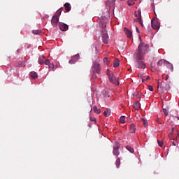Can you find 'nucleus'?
Wrapping results in <instances>:
<instances>
[{"mask_svg": "<svg viewBox=\"0 0 179 179\" xmlns=\"http://www.w3.org/2000/svg\"><path fill=\"white\" fill-rule=\"evenodd\" d=\"M32 33L33 34L37 35V34H41L43 32L38 29H36V30H33Z\"/></svg>", "mask_w": 179, "mask_h": 179, "instance_id": "obj_31", "label": "nucleus"}, {"mask_svg": "<svg viewBox=\"0 0 179 179\" xmlns=\"http://www.w3.org/2000/svg\"><path fill=\"white\" fill-rule=\"evenodd\" d=\"M158 89L159 87H160V89H162V87L163 88V87H162V83L158 82V86H157Z\"/></svg>", "mask_w": 179, "mask_h": 179, "instance_id": "obj_43", "label": "nucleus"}, {"mask_svg": "<svg viewBox=\"0 0 179 179\" xmlns=\"http://www.w3.org/2000/svg\"><path fill=\"white\" fill-rule=\"evenodd\" d=\"M127 3L129 6H132V5H135V1H134L133 0H129L127 1Z\"/></svg>", "mask_w": 179, "mask_h": 179, "instance_id": "obj_34", "label": "nucleus"}, {"mask_svg": "<svg viewBox=\"0 0 179 179\" xmlns=\"http://www.w3.org/2000/svg\"><path fill=\"white\" fill-rule=\"evenodd\" d=\"M115 0H112V1H109V0H107L106 1V6H111L112 5H115Z\"/></svg>", "mask_w": 179, "mask_h": 179, "instance_id": "obj_15", "label": "nucleus"}, {"mask_svg": "<svg viewBox=\"0 0 179 179\" xmlns=\"http://www.w3.org/2000/svg\"><path fill=\"white\" fill-rule=\"evenodd\" d=\"M170 89L169 85H166L165 86L162 87V92H164V90H169Z\"/></svg>", "mask_w": 179, "mask_h": 179, "instance_id": "obj_32", "label": "nucleus"}, {"mask_svg": "<svg viewBox=\"0 0 179 179\" xmlns=\"http://www.w3.org/2000/svg\"><path fill=\"white\" fill-rule=\"evenodd\" d=\"M93 110H94V112L96 113V114H100V113H101V110L97 108V106H94L93 107Z\"/></svg>", "mask_w": 179, "mask_h": 179, "instance_id": "obj_24", "label": "nucleus"}, {"mask_svg": "<svg viewBox=\"0 0 179 179\" xmlns=\"http://www.w3.org/2000/svg\"><path fill=\"white\" fill-rule=\"evenodd\" d=\"M107 75L110 83H113V85H115V86H118V85H120V81H118V78L115 77V76H114V73L108 71L107 73Z\"/></svg>", "mask_w": 179, "mask_h": 179, "instance_id": "obj_3", "label": "nucleus"}, {"mask_svg": "<svg viewBox=\"0 0 179 179\" xmlns=\"http://www.w3.org/2000/svg\"><path fill=\"white\" fill-rule=\"evenodd\" d=\"M148 90H150V92H153V87L152 85H149Z\"/></svg>", "mask_w": 179, "mask_h": 179, "instance_id": "obj_42", "label": "nucleus"}, {"mask_svg": "<svg viewBox=\"0 0 179 179\" xmlns=\"http://www.w3.org/2000/svg\"><path fill=\"white\" fill-rule=\"evenodd\" d=\"M124 32L126 33L129 38H131L132 37V31H130L128 29L124 28Z\"/></svg>", "mask_w": 179, "mask_h": 179, "instance_id": "obj_11", "label": "nucleus"}, {"mask_svg": "<svg viewBox=\"0 0 179 179\" xmlns=\"http://www.w3.org/2000/svg\"><path fill=\"white\" fill-rule=\"evenodd\" d=\"M101 94L105 97V99H108L110 97V93L106 90L101 92Z\"/></svg>", "mask_w": 179, "mask_h": 179, "instance_id": "obj_16", "label": "nucleus"}, {"mask_svg": "<svg viewBox=\"0 0 179 179\" xmlns=\"http://www.w3.org/2000/svg\"><path fill=\"white\" fill-rule=\"evenodd\" d=\"M113 66L114 68H118L120 66V60L118 59H115Z\"/></svg>", "mask_w": 179, "mask_h": 179, "instance_id": "obj_21", "label": "nucleus"}, {"mask_svg": "<svg viewBox=\"0 0 179 179\" xmlns=\"http://www.w3.org/2000/svg\"><path fill=\"white\" fill-rule=\"evenodd\" d=\"M169 78H170V76H169V74H167L166 76V80H169Z\"/></svg>", "mask_w": 179, "mask_h": 179, "instance_id": "obj_47", "label": "nucleus"}, {"mask_svg": "<svg viewBox=\"0 0 179 179\" xmlns=\"http://www.w3.org/2000/svg\"><path fill=\"white\" fill-rule=\"evenodd\" d=\"M134 57L136 59V68H138V69H145V68H146V64H145V62L143 61V59H145V57L143 56H141L139 55H134Z\"/></svg>", "mask_w": 179, "mask_h": 179, "instance_id": "obj_2", "label": "nucleus"}, {"mask_svg": "<svg viewBox=\"0 0 179 179\" xmlns=\"http://www.w3.org/2000/svg\"><path fill=\"white\" fill-rule=\"evenodd\" d=\"M174 132V127H172L171 128V133L169 134V137L170 138H173V133Z\"/></svg>", "mask_w": 179, "mask_h": 179, "instance_id": "obj_37", "label": "nucleus"}, {"mask_svg": "<svg viewBox=\"0 0 179 179\" xmlns=\"http://www.w3.org/2000/svg\"><path fill=\"white\" fill-rule=\"evenodd\" d=\"M48 68H49V72L50 71H55V66L54 65V64H52V65L51 64H49L48 65Z\"/></svg>", "mask_w": 179, "mask_h": 179, "instance_id": "obj_30", "label": "nucleus"}, {"mask_svg": "<svg viewBox=\"0 0 179 179\" xmlns=\"http://www.w3.org/2000/svg\"><path fill=\"white\" fill-rule=\"evenodd\" d=\"M151 26L154 30H159L160 29V23L157 20H152Z\"/></svg>", "mask_w": 179, "mask_h": 179, "instance_id": "obj_5", "label": "nucleus"}, {"mask_svg": "<svg viewBox=\"0 0 179 179\" xmlns=\"http://www.w3.org/2000/svg\"><path fill=\"white\" fill-rule=\"evenodd\" d=\"M157 143H158V145H159V146L160 148H162V146H163V141H159V140H157Z\"/></svg>", "mask_w": 179, "mask_h": 179, "instance_id": "obj_38", "label": "nucleus"}, {"mask_svg": "<svg viewBox=\"0 0 179 179\" xmlns=\"http://www.w3.org/2000/svg\"><path fill=\"white\" fill-rule=\"evenodd\" d=\"M135 16L136 17H141V16H142L141 8H138L137 11H135Z\"/></svg>", "mask_w": 179, "mask_h": 179, "instance_id": "obj_22", "label": "nucleus"}, {"mask_svg": "<svg viewBox=\"0 0 179 179\" xmlns=\"http://www.w3.org/2000/svg\"><path fill=\"white\" fill-rule=\"evenodd\" d=\"M43 64H45V65H50V59H45V62H44V63Z\"/></svg>", "mask_w": 179, "mask_h": 179, "instance_id": "obj_40", "label": "nucleus"}, {"mask_svg": "<svg viewBox=\"0 0 179 179\" xmlns=\"http://www.w3.org/2000/svg\"><path fill=\"white\" fill-rule=\"evenodd\" d=\"M142 82H146V79H142Z\"/></svg>", "mask_w": 179, "mask_h": 179, "instance_id": "obj_50", "label": "nucleus"}, {"mask_svg": "<svg viewBox=\"0 0 179 179\" xmlns=\"http://www.w3.org/2000/svg\"><path fill=\"white\" fill-rule=\"evenodd\" d=\"M93 78H97V76L96 75H94Z\"/></svg>", "mask_w": 179, "mask_h": 179, "instance_id": "obj_51", "label": "nucleus"}, {"mask_svg": "<svg viewBox=\"0 0 179 179\" xmlns=\"http://www.w3.org/2000/svg\"><path fill=\"white\" fill-rule=\"evenodd\" d=\"M108 58L107 57L103 58V62H108Z\"/></svg>", "mask_w": 179, "mask_h": 179, "instance_id": "obj_46", "label": "nucleus"}, {"mask_svg": "<svg viewBox=\"0 0 179 179\" xmlns=\"http://www.w3.org/2000/svg\"><path fill=\"white\" fill-rule=\"evenodd\" d=\"M165 66L169 68V69L171 70V72H173V64L169 62H166Z\"/></svg>", "mask_w": 179, "mask_h": 179, "instance_id": "obj_19", "label": "nucleus"}, {"mask_svg": "<svg viewBox=\"0 0 179 179\" xmlns=\"http://www.w3.org/2000/svg\"><path fill=\"white\" fill-rule=\"evenodd\" d=\"M113 149L119 150L120 149V143L115 142L113 144Z\"/></svg>", "mask_w": 179, "mask_h": 179, "instance_id": "obj_28", "label": "nucleus"}, {"mask_svg": "<svg viewBox=\"0 0 179 179\" xmlns=\"http://www.w3.org/2000/svg\"><path fill=\"white\" fill-rule=\"evenodd\" d=\"M113 156H120V150H116V149H113Z\"/></svg>", "mask_w": 179, "mask_h": 179, "instance_id": "obj_25", "label": "nucleus"}, {"mask_svg": "<svg viewBox=\"0 0 179 179\" xmlns=\"http://www.w3.org/2000/svg\"><path fill=\"white\" fill-rule=\"evenodd\" d=\"M29 76L32 78V79H37V78H38V76L37 75V73L34 72V71H31L29 73Z\"/></svg>", "mask_w": 179, "mask_h": 179, "instance_id": "obj_14", "label": "nucleus"}, {"mask_svg": "<svg viewBox=\"0 0 179 179\" xmlns=\"http://www.w3.org/2000/svg\"><path fill=\"white\" fill-rule=\"evenodd\" d=\"M163 113H164L166 117H167V115H169V112L167 111V109H163Z\"/></svg>", "mask_w": 179, "mask_h": 179, "instance_id": "obj_41", "label": "nucleus"}, {"mask_svg": "<svg viewBox=\"0 0 179 179\" xmlns=\"http://www.w3.org/2000/svg\"><path fill=\"white\" fill-rule=\"evenodd\" d=\"M59 22V18H58V15H55L52 16L51 20V24L53 27H58V22Z\"/></svg>", "mask_w": 179, "mask_h": 179, "instance_id": "obj_4", "label": "nucleus"}, {"mask_svg": "<svg viewBox=\"0 0 179 179\" xmlns=\"http://www.w3.org/2000/svg\"><path fill=\"white\" fill-rule=\"evenodd\" d=\"M120 164H121V159L117 158L115 162V166H116L117 169H118L120 167Z\"/></svg>", "mask_w": 179, "mask_h": 179, "instance_id": "obj_26", "label": "nucleus"}, {"mask_svg": "<svg viewBox=\"0 0 179 179\" xmlns=\"http://www.w3.org/2000/svg\"><path fill=\"white\" fill-rule=\"evenodd\" d=\"M178 139V137H176V138H173V141H172V145L173 146H176V141Z\"/></svg>", "mask_w": 179, "mask_h": 179, "instance_id": "obj_39", "label": "nucleus"}, {"mask_svg": "<svg viewBox=\"0 0 179 179\" xmlns=\"http://www.w3.org/2000/svg\"><path fill=\"white\" fill-rule=\"evenodd\" d=\"M136 32L139 34V33H141V31H139V28H138V27H136Z\"/></svg>", "mask_w": 179, "mask_h": 179, "instance_id": "obj_45", "label": "nucleus"}, {"mask_svg": "<svg viewBox=\"0 0 179 179\" xmlns=\"http://www.w3.org/2000/svg\"><path fill=\"white\" fill-rule=\"evenodd\" d=\"M80 56L79 54H77L71 57V59L69 61V64H76L77 61L79 60Z\"/></svg>", "mask_w": 179, "mask_h": 179, "instance_id": "obj_7", "label": "nucleus"}, {"mask_svg": "<svg viewBox=\"0 0 179 179\" xmlns=\"http://www.w3.org/2000/svg\"><path fill=\"white\" fill-rule=\"evenodd\" d=\"M62 10H64V8H61L60 9H59V10L57 11V14L59 15V16H61V13H62Z\"/></svg>", "mask_w": 179, "mask_h": 179, "instance_id": "obj_36", "label": "nucleus"}, {"mask_svg": "<svg viewBox=\"0 0 179 179\" xmlns=\"http://www.w3.org/2000/svg\"><path fill=\"white\" fill-rule=\"evenodd\" d=\"M101 24L103 31H106V27H107V23L106 22H103V20H101Z\"/></svg>", "mask_w": 179, "mask_h": 179, "instance_id": "obj_23", "label": "nucleus"}, {"mask_svg": "<svg viewBox=\"0 0 179 179\" xmlns=\"http://www.w3.org/2000/svg\"><path fill=\"white\" fill-rule=\"evenodd\" d=\"M139 24H141V27H143V22L142 21L139 22Z\"/></svg>", "mask_w": 179, "mask_h": 179, "instance_id": "obj_48", "label": "nucleus"}, {"mask_svg": "<svg viewBox=\"0 0 179 179\" xmlns=\"http://www.w3.org/2000/svg\"><path fill=\"white\" fill-rule=\"evenodd\" d=\"M178 120H179V117H178Z\"/></svg>", "mask_w": 179, "mask_h": 179, "instance_id": "obj_53", "label": "nucleus"}, {"mask_svg": "<svg viewBox=\"0 0 179 179\" xmlns=\"http://www.w3.org/2000/svg\"><path fill=\"white\" fill-rule=\"evenodd\" d=\"M45 61V57L44 56H40L38 57V64L40 65H44Z\"/></svg>", "mask_w": 179, "mask_h": 179, "instance_id": "obj_10", "label": "nucleus"}, {"mask_svg": "<svg viewBox=\"0 0 179 179\" xmlns=\"http://www.w3.org/2000/svg\"><path fill=\"white\" fill-rule=\"evenodd\" d=\"M102 39L104 44H108V34H107L106 33L103 34Z\"/></svg>", "mask_w": 179, "mask_h": 179, "instance_id": "obj_9", "label": "nucleus"}, {"mask_svg": "<svg viewBox=\"0 0 179 179\" xmlns=\"http://www.w3.org/2000/svg\"><path fill=\"white\" fill-rule=\"evenodd\" d=\"M135 131H136V127H135L134 124H131L130 126V132L131 134H134Z\"/></svg>", "mask_w": 179, "mask_h": 179, "instance_id": "obj_20", "label": "nucleus"}, {"mask_svg": "<svg viewBox=\"0 0 179 179\" xmlns=\"http://www.w3.org/2000/svg\"><path fill=\"white\" fill-rule=\"evenodd\" d=\"M120 1H125V0H120Z\"/></svg>", "mask_w": 179, "mask_h": 179, "instance_id": "obj_52", "label": "nucleus"}, {"mask_svg": "<svg viewBox=\"0 0 179 179\" xmlns=\"http://www.w3.org/2000/svg\"><path fill=\"white\" fill-rule=\"evenodd\" d=\"M59 28L60 29V30H62V31H66V30H68L69 29V27H68V24L64 22H59Z\"/></svg>", "mask_w": 179, "mask_h": 179, "instance_id": "obj_6", "label": "nucleus"}, {"mask_svg": "<svg viewBox=\"0 0 179 179\" xmlns=\"http://www.w3.org/2000/svg\"><path fill=\"white\" fill-rule=\"evenodd\" d=\"M136 97L137 99H141V95L139 94V92H137V93H136Z\"/></svg>", "mask_w": 179, "mask_h": 179, "instance_id": "obj_44", "label": "nucleus"}, {"mask_svg": "<svg viewBox=\"0 0 179 179\" xmlns=\"http://www.w3.org/2000/svg\"><path fill=\"white\" fill-rule=\"evenodd\" d=\"M140 38V44L138 47V50L135 52L134 55H141V57H143L145 54H148V51L149 50V45L145 44L143 42H142V38H141V36H139Z\"/></svg>", "mask_w": 179, "mask_h": 179, "instance_id": "obj_1", "label": "nucleus"}, {"mask_svg": "<svg viewBox=\"0 0 179 179\" xmlns=\"http://www.w3.org/2000/svg\"><path fill=\"white\" fill-rule=\"evenodd\" d=\"M94 69L96 73H100V64L97 62H94Z\"/></svg>", "mask_w": 179, "mask_h": 179, "instance_id": "obj_8", "label": "nucleus"}, {"mask_svg": "<svg viewBox=\"0 0 179 179\" xmlns=\"http://www.w3.org/2000/svg\"><path fill=\"white\" fill-rule=\"evenodd\" d=\"M126 149H127L129 152H130V153H134V152H135V150H134V148H131V147L129 146V145H127V146L126 147Z\"/></svg>", "mask_w": 179, "mask_h": 179, "instance_id": "obj_27", "label": "nucleus"}, {"mask_svg": "<svg viewBox=\"0 0 179 179\" xmlns=\"http://www.w3.org/2000/svg\"><path fill=\"white\" fill-rule=\"evenodd\" d=\"M133 108H134V110H139V108H141V103L139 101H137L133 104Z\"/></svg>", "mask_w": 179, "mask_h": 179, "instance_id": "obj_12", "label": "nucleus"}, {"mask_svg": "<svg viewBox=\"0 0 179 179\" xmlns=\"http://www.w3.org/2000/svg\"><path fill=\"white\" fill-rule=\"evenodd\" d=\"M141 21H142V16L137 17L136 19L134 20V22H138V23H139Z\"/></svg>", "mask_w": 179, "mask_h": 179, "instance_id": "obj_29", "label": "nucleus"}, {"mask_svg": "<svg viewBox=\"0 0 179 179\" xmlns=\"http://www.w3.org/2000/svg\"><path fill=\"white\" fill-rule=\"evenodd\" d=\"M103 115L105 117H110V115H111V110L110 108H106L103 112Z\"/></svg>", "mask_w": 179, "mask_h": 179, "instance_id": "obj_13", "label": "nucleus"}, {"mask_svg": "<svg viewBox=\"0 0 179 179\" xmlns=\"http://www.w3.org/2000/svg\"><path fill=\"white\" fill-rule=\"evenodd\" d=\"M64 8H65V10H66L67 12L71 11V7L69 3H64Z\"/></svg>", "mask_w": 179, "mask_h": 179, "instance_id": "obj_17", "label": "nucleus"}, {"mask_svg": "<svg viewBox=\"0 0 179 179\" xmlns=\"http://www.w3.org/2000/svg\"><path fill=\"white\" fill-rule=\"evenodd\" d=\"M141 121L143 122L145 128H146L148 127V120H145V118H141Z\"/></svg>", "mask_w": 179, "mask_h": 179, "instance_id": "obj_33", "label": "nucleus"}, {"mask_svg": "<svg viewBox=\"0 0 179 179\" xmlns=\"http://www.w3.org/2000/svg\"><path fill=\"white\" fill-rule=\"evenodd\" d=\"M149 79H150V77L148 76L145 79V80H149Z\"/></svg>", "mask_w": 179, "mask_h": 179, "instance_id": "obj_49", "label": "nucleus"}, {"mask_svg": "<svg viewBox=\"0 0 179 179\" xmlns=\"http://www.w3.org/2000/svg\"><path fill=\"white\" fill-rule=\"evenodd\" d=\"M166 61L164 59H160L158 62H157V66H163V65H166Z\"/></svg>", "mask_w": 179, "mask_h": 179, "instance_id": "obj_18", "label": "nucleus"}, {"mask_svg": "<svg viewBox=\"0 0 179 179\" xmlns=\"http://www.w3.org/2000/svg\"><path fill=\"white\" fill-rule=\"evenodd\" d=\"M120 121L121 124H125V116L120 117Z\"/></svg>", "mask_w": 179, "mask_h": 179, "instance_id": "obj_35", "label": "nucleus"}]
</instances>
